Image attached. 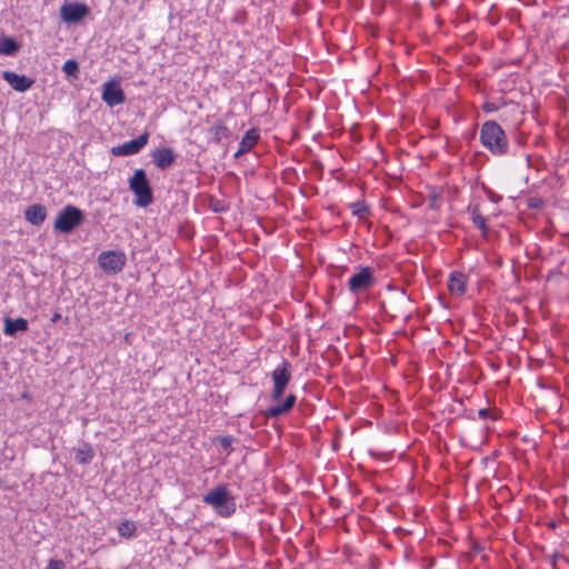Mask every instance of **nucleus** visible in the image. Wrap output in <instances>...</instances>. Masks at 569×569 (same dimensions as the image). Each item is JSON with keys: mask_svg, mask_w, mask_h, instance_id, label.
<instances>
[{"mask_svg": "<svg viewBox=\"0 0 569 569\" xmlns=\"http://www.w3.org/2000/svg\"><path fill=\"white\" fill-rule=\"evenodd\" d=\"M480 141L485 148L496 156L506 154L508 151V139L502 128L493 120L482 123L480 129Z\"/></svg>", "mask_w": 569, "mask_h": 569, "instance_id": "obj_1", "label": "nucleus"}, {"mask_svg": "<svg viewBox=\"0 0 569 569\" xmlns=\"http://www.w3.org/2000/svg\"><path fill=\"white\" fill-rule=\"evenodd\" d=\"M203 502L213 507L222 517H230L236 511L234 499L227 486H218L203 497Z\"/></svg>", "mask_w": 569, "mask_h": 569, "instance_id": "obj_2", "label": "nucleus"}, {"mask_svg": "<svg viewBox=\"0 0 569 569\" xmlns=\"http://www.w3.org/2000/svg\"><path fill=\"white\" fill-rule=\"evenodd\" d=\"M129 188L134 193V203L138 207H147L152 200V190L143 169H137L133 176L129 179Z\"/></svg>", "mask_w": 569, "mask_h": 569, "instance_id": "obj_3", "label": "nucleus"}, {"mask_svg": "<svg viewBox=\"0 0 569 569\" xmlns=\"http://www.w3.org/2000/svg\"><path fill=\"white\" fill-rule=\"evenodd\" d=\"M83 219V212L79 208L68 204L59 211L53 227L62 233H70L82 223Z\"/></svg>", "mask_w": 569, "mask_h": 569, "instance_id": "obj_4", "label": "nucleus"}, {"mask_svg": "<svg viewBox=\"0 0 569 569\" xmlns=\"http://www.w3.org/2000/svg\"><path fill=\"white\" fill-rule=\"evenodd\" d=\"M373 269L370 267H359L348 280V288L353 295L370 289L375 284Z\"/></svg>", "mask_w": 569, "mask_h": 569, "instance_id": "obj_5", "label": "nucleus"}, {"mask_svg": "<svg viewBox=\"0 0 569 569\" xmlns=\"http://www.w3.org/2000/svg\"><path fill=\"white\" fill-rule=\"evenodd\" d=\"M271 377L273 381L272 398L279 400L283 396L291 379L289 362L283 360L282 363L272 371Z\"/></svg>", "mask_w": 569, "mask_h": 569, "instance_id": "obj_6", "label": "nucleus"}, {"mask_svg": "<svg viewBox=\"0 0 569 569\" xmlns=\"http://www.w3.org/2000/svg\"><path fill=\"white\" fill-rule=\"evenodd\" d=\"M100 268L104 272H120L126 263V254L119 251H103L98 257Z\"/></svg>", "mask_w": 569, "mask_h": 569, "instance_id": "obj_7", "label": "nucleus"}, {"mask_svg": "<svg viewBox=\"0 0 569 569\" xmlns=\"http://www.w3.org/2000/svg\"><path fill=\"white\" fill-rule=\"evenodd\" d=\"M149 141V133L143 132L137 139L126 141L122 144L111 148V153L114 157H126L139 153Z\"/></svg>", "mask_w": 569, "mask_h": 569, "instance_id": "obj_8", "label": "nucleus"}, {"mask_svg": "<svg viewBox=\"0 0 569 569\" xmlns=\"http://www.w3.org/2000/svg\"><path fill=\"white\" fill-rule=\"evenodd\" d=\"M102 101L110 108L122 104L126 96L120 84L116 80H110L102 86Z\"/></svg>", "mask_w": 569, "mask_h": 569, "instance_id": "obj_9", "label": "nucleus"}, {"mask_svg": "<svg viewBox=\"0 0 569 569\" xmlns=\"http://www.w3.org/2000/svg\"><path fill=\"white\" fill-rule=\"evenodd\" d=\"M89 13V9L83 3L66 2L60 8V16L67 23H76Z\"/></svg>", "mask_w": 569, "mask_h": 569, "instance_id": "obj_10", "label": "nucleus"}, {"mask_svg": "<svg viewBox=\"0 0 569 569\" xmlns=\"http://www.w3.org/2000/svg\"><path fill=\"white\" fill-rule=\"evenodd\" d=\"M2 78L4 81H7L16 91L24 92L29 90L34 81L24 76V74H18L13 71H4L2 73Z\"/></svg>", "mask_w": 569, "mask_h": 569, "instance_id": "obj_11", "label": "nucleus"}, {"mask_svg": "<svg viewBox=\"0 0 569 569\" xmlns=\"http://www.w3.org/2000/svg\"><path fill=\"white\" fill-rule=\"evenodd\" d=\"M152 162L157 168L164 170L176 162L177 154L171 148H161L152 151Z\"/></svg>", "mask_w": 569, "mask_h": 569, "instance_id": "obj_12", "label": "nucleus"}, {"mask_svg": "<svg viewBox=\"0 0 569 569\" xmlns=\"http://www.w3.org/2000/svg\"><path fill=\"white\" fill-rule=\"evenodd\" d=\"M24 218L29 223L40 226L47 218V209L41 203L31 204L26 209Z\"/></svg>", "mask_w": 569, "mask_h": 569, "instance_id": "obj_13", "label": "nucleus"}, {"mask_svg": "<svg viewBox=\"0 0 569 569\" xmlns=\"http://www.w3.org/2000/svg\"><path fill=\"white\" fill-rule=\"evenodd\" d=\"M28 330V321L23 318L12 319L9 317L4 318V335L9 337H14L18 331H27Z\"/></svg>", "mask_w": 569, "mask_h": 569, "instance_id": "obj_14", "label": "nucleus"}, {"mask_svg": "<svg viewBox=\"0 0 569 569\" xmlns=\"http://www.w3.org/2000/svg\"><path fill=\"white\" fill-rule=\"evenodd\" d=\"M259 139V134L254 129H250L242 137L238 150L234 152V157L238 158L241 154L250 151L252 147L257 143Z\"/></svg>", "mask_w": 569, "mask_h": 569, "instance_id": "obj_15", "label": "nucleus"}, {"mask_svg": "<svg viewBox=\"0 0 569 569\" xmlns=\"http://www.w3.org/2000/svg\"><path fill=\"white\" fill-rule=\"evenodd\" d=\"M466 277L461 272L451 273L448 280V289L452 295L462 296L466 292Z\"/></svg>", "mask_w": 569, "mask_h": 569, "instance_id": "obj_16", "label": "nucleus"}, {"mask_svg": "<svg viewBox=\"0 0 569 569\" xmlns=\"http://www.w3.org/2000/svg\"><path fill=\"white\" fill-rule=\"evenodd\" d=\"M19 50L18 42L11 37H1L0 38V54L1 56H14Z\"/></svg>", "mask_w": 569, "mask_h": 569, "instance_id": "obj_17", "label": "nucleus"}, {"mask_svg": "<svg viewBox=\"0 0 569 569\" xmlns=\"http://www.w3.org/2000/svg\"><path fill=\"white\" fill-rule=\"evenodd\" d=\"M137 527L133 521L124 520L118 526V533L123 538H131L136 533Z\"/></svg>", "mask_w": 569, "mask_h": 569, "instance_id": "obj_18", "label": "nucleus"}, {"mask_svg": "<svg viewBox=\"0 0 569 569\" xmlns=\"http://www.w3.org/2000/svg\"><path fill=\"white\" fill-rule=\"evenodd\" d=\"M92 458H93V452H92L91 448H89V447L79 449L76 453V460L82 465L89 463L92 460Z\"/></svg>", "mask_w": 569, "mask_h": 569, "instance_id": "obj_19", "label": "nucleus"}, {"mask_svg": "<svg viewBox=\"0 0 569 569\" xmlns=\"http://www.w3.org/2000/svg\"><path fill=\"white\" fill-rule=\"evenodd\" d=\"M62 71L67 74V76H72L74 78H77V74L79 72V64L76 60L73 59H70V60H67L63 66H62Z\"/></svg>", "mask_w": 569, "mask_h": 569, "instance_id": "obj_20", "label": "nucleus"}, {"mask_svg": "<svg viewBox=\"0 0 569 569\" xmlns=\"http://www.w3.org/2000/svg\"><path fill=\"white\" fill-rule=\"evenodd\" d=\"M217 441L223 450L230 452L232 450L231 446L234 441V438L232 436H221L217 439Z\"/></svg>", "mask_w": 569, "mask_h": 569, "instance_id": "obj_21", "label": "nucleus"}, {"mask_svg": "<svg viewBox=\"0 0 569 569\" xmlns=\"http://www.w3.org/2000/svg\"><path fill=\"white\" fill-rule=\"evenodd\" d=\"M472 221L475 223V226L485 231L486 230V218L483 216H481L477 210H473L472 211Z\"/></svg>", "mask_w": 569, "mask_h": 569, "instance_id": "obj_22", "label": "nucleus"}, {"mask_svg": "<svg viewBox=\"0 0 569 569\" xmlns=\"http://www.w3.org/2000/svg\"><path fill=\"white\" fill-rule=\"evenodd\" d=\"M286 412L287 411L283 409L282 405H277V406L270 407L267 410L266 415H267V417H270V418H277Z\"/></svg>", "mask_w": 569, "mask_h": 569, "instance_id": "obj_23", "label": "nucleus"}, {"mask_svg": "<svg viewBox=\"0 0 569 569\" xmlns=\"http://www.w3.org/2000/svg\"><path fill=\"white\" fill-rule=\"evenodd\" d=\"M44 569H66V565L62 560L50 559Z\"/></svg>", "mask_w": 569, "mask_h": 569, "instance_id": "obj_24", "label": "nucleus"}, {"mask_svg": "<svg viewBox=\"0 0 569 569\" xmlns=\"http://www.w3.org/2000/svg\"><path fill=\"white\" fill-rule=\"evenodd\" d=\"M295 403H296V396L289 395L281 405H282L283 409L288 412L292 409Z\"/></svg>", "mask_w": 569, "mask_h": 569, "instance_id": "obj_25", "label": "nucleus"}, {"mask_svg": "<svg viewBox=\"0 0 569 569\" xmlns=\"http://www.w3.org/2000/svg\"><path fill=\"white\" fill-rule=\"evenodd\" d=\"M482 109L486 111V112H493L497 110V107L491 103V102H486L482 107Z\"/></svg>", "mask_w": 569, "mask_h": 569, "instance_id": "obj_26", "label": "nucleus"}, {"mask_svg": "<svg viewBox=\"0 0 569 569\" xmlns=\"http://www.w3.org/2000/svg\"><path fill=\"white\" fill-rule=\"evenodd\" d=\"M478 413L480 417L486 418L488 416L489 411H488V409H480Z\"/></svg>", "mask_w": 569, "mask_h": 569, "instance_id": "obj_27", "label": "nucleus"}, {"mask_svg": "<svg viewBox=\"0 0 569 569\" xmlns=\"http://www.w3.org/2000/svg\"><path fill=\"white\" fill-rule=\"evenodd\" d=\"M60 318H61V315H60V313H58V312H56V313L52 316L51 321H52V322H57Z\"/></svg>", "mask_w": 569, "mask_h": 569, "instance_id": "obj_28", "label": "nucleus"}, {"mask_svg": "<svg viewBox=\"0 0 569 569\" xmlns=\"http://www.w3.org/2000/svg\"><path fill=\"white\" fill-rule=\"evenodd\" d=\"M222 130H226V127H223V126H221V124H220V126H217V127H216V134H219V133H220V131H222Z\"/></svg>", "mask_w": 569, "mask_h": 569, "instance_id": "obj_29", "label": "nucleus"}]
</instances>
